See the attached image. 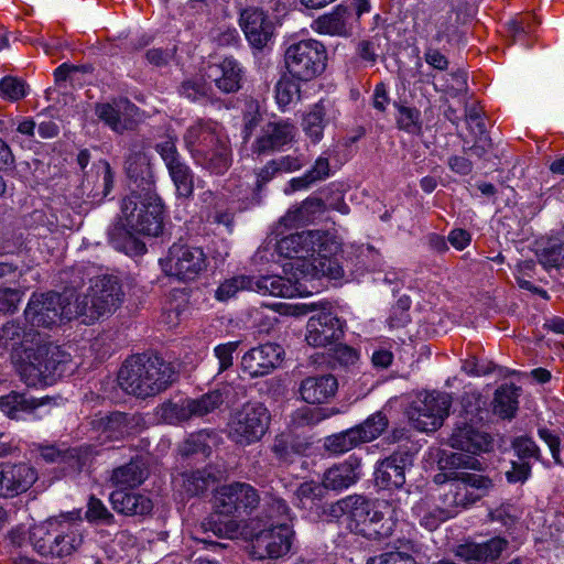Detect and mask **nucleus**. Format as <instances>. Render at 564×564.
Listing matches in <instances>:
<instances>
[{
    "instance_id": "1",
    "label": "nucleus",
    "mask_w": 564,
    "mask_h": 564,
    "mask_svg": "<svg viewBox=\"0 0 564 564\" xmlns=\"http://www.w3.org/2000/svg\"><path fill=\"white\" fill-rule=\"evenodd\" d=\"M183 141L195 164L203 170L223 175L231 166L230 141L217 121L196 120L185 130Z\"/></svg>"
},
{
    "instance_id": "2",
    "label": "nucleus",
    "mask_w": 564,
    "mask_h": 564,
    "mask_svg": "<svg viewBox=\"0 0 564 564\" xmlns=\"http://www.w3.org/2000/svg\"><path fill=\"white\" fill-rule=\"evenodd\" d=\"M175 380L172 365L159 356H131L118 372L120 388L142 399L166 390Z\"/></svg>"
},
{
    "instance_id": "3",
    "label": "nucleus",
    "mask_w": 564,
    "mask_h": 564,
    "mask_svg": "<svg viewBox=\"0 0 564 564\" xmlns=\"http://www.w3.org/2000/svg\"><path fill=\"white\" fill-rule=\"evenodd\" d=\"M68 286L59 294L55 292L33 294L24 311L25 319L36 327L51 328L62 321L78 318L74 291L84 284V268L72 269Z\"/></svg>"
},
{
    "instance_id": "4",
    "label": "nucleus",
    "mask_w": 564,
    "mask_h": 564,
    "mask_svg": "<svg viewBox=\"0 0 564 564\" xmlns=\"http://www.w3.org/2000/svg\"><path fill=\"white\" fill-rule=\"evenodd\" d=\"M30 540L42 556H70L84 542L83 521L73 516L50 519L32 529Z\"/></svg>"
},
{
    "instance_id": "5",
    "label": "nucleus",
    "mask_w": 564,
    "mask_h": 564,
    "mask_svg": "<svg viewBox=\"0 0 564 564\" xmlns=\"http://www.w3.org/2000/svg\"><path fill=\"white\" fill-rule=\"evenodd\" d=\"M260 497L254 487L246 482H234L221 487L216 496V514L207 519L203 527L219 538H232L239 531V524L230 519L223 521L220 516L240 517L249 514L258 507Z\"/></svg>"
},
{
    "instance_id": "6",
    "label": "nucleus",
    "mask_w": 564,
    "mask_h": 564,
    "mask_svg": "<svg viewBox=\"0 0 564 564\" xmlns=\"http://www.w3.org/2000/svg\"><path fill=\"white\" fill-rule=\"evenodd\" d=\"M121 213L138 235L158 237L163 230L164 206L155 189H131L121 202Z\"/></svg>"
},
{
    "instance_id": "7",
    "label": "nucleus",
    "mask_w": 564,
    "mask_h": 564,
    "mask_svg": "<svg viewBox=\"0 0 564 564\" xmlns=\"http://www.w3.org/2000/svg\"><path fill=\"white\" fill-rule=\"evenodd\" d=\"M122 297L123 293L117 276L108 274L98 276L86 293H74L78 318H82L84 324H93L102 315L115 312L120 306Z\"/></svg>"
},
{
    "instance_id": "8",
    "label": "nucleus",
    "mask_w": 564,
    "mask_h": 564,
    "mask_svg": "<svg viewBox=\"0 0 564 564\" xmlns=\"http://www.w3.org/2000/svg\"><path fill=\"white\" fill-rule=\"evenodd\" d=\"M452 471L453 478L445 487H442L440 501L448 507L457 516L494 488V481L488 476L464 470Z\"/></svg>"
},
{
    "instance_id": "9",
    "label": "nucleus",
    "mask_w": 564,
    "mask_h": 564,
    "mask_svg": "<svg viewBox=\"0 0 564 564\" xmlns=\"http://www.w3.org/2000/svg\"><path fill=\"white\" fill-rule=\"evenodd\" d=\"M271 415L261 402H247L234 410L227 424L228 438L246 447L262 440L269 430Z\"/></svg>"
},
{
    "instance_id": "10",
    "label": "nucleus",
    "mask_w": 564,
    "mask_h": 564,
    "mask_svg": "<svg viewBox=\"0 0 564 564\" xmlns=\"http://www.w3.org/2000/svg\"><path fill=\"white\" fill-rule=\"evenodd\" d=\"M327 52L319 41L310 39L291 44L284 53L289 75L299 82H310L326 68Z\"/></svg>"
},
{
    "instance_id": "11",
    "label": "nucleus",
    "mask_w": 564,
    "mask_h": 564,
    "mask_svg": "<svg viewBox=\"0 0 564 564\" xmlns=\"http://www.w3.org/2000/svg\"><path fill=\"white\" fill-rule=\"evenodd\" d=\"M161 265L166 275L186 283L207 271L208 259L202 247L173 243Z\"/></svg>"
},
{
    "instance_id": "12",
    "label": "nucleus",
    "mask_w": 564,
    "mask_h": 564,
    "mask_svg": "<svg viewBox=\"0 0 564 564\" xmlns=\"http://www.w3.org/2000/svg\"><path fill=\"white\" fill-rule=\"evenodd\" d=\"M371 500L359 496V501L352 512L351 521L347 522V528L355 534L361 535L368 540L380 541L389 538L395 522L390 516H387Z\"/></svg>"
},
{
    "instance_id": "13",
    "label": "nucleus",
    "mask_w": 564,
    "mask_h": 564,
    "mask_svg": "<svg viewBox=\"0 0 564 564\" xmlns=\"http://www.w3.org/2000/svg\"><path fill=\"white\" fill-rule=\"evenodd\" d=\"M293 540L294 531L290 523L278 521L253 534L250 554L254 560L280 558L291 551Z\"/></svg>"
},
{
    "instance_id": "14",
    "label": "nucleus",
    "mask_w": 564,
    "mask_h": 564,
    "mask_svg": "<svg viewBox=\"0 0 564 564\" xmlns=\"http://www.w3.org/2000/svg\"><path fill=\"white\" fill-rule=\"evenodd\" d=\"M223 403V393L219 390H213L198 398H185L177 402L163 403L161 417L169 424L183 423L203 417L217 410Z\"/></svg>"
},
{
    "instance_id": "15",
    "label": "nucleus",
    "mask_w": 564,
    "mask_h": 564,
    "mask_svg": "<svg viewBox=\"0 0 564 564\" xmlns=\"http://www.w3.org/2000/svg\"><path fill=\"white\" fill-rule=\"evenodd\" d=\"M449 397L445 393H426L423 399L413 401L406 411L412 426L421 432L437 430L448 414Z\"/></svg>"
},
{
    "instance_id": "16",
    "label": "nucleus",
    "mask_w": 564,
    "mask_h": 564,
    "mask_svg": "<svg viewBox=\"0 0 564 564\" xmlns=\"http://www.w3.org/2000/svg\"><path fill=\"white\" fill-rule=\"evenodd\" d=\"M239 26L249 45L258 51L267 47L274 37L275 23L267 11L259 7H247L239 15Z\"/></svg>"
},
{
    "instance_id": "17",
    "label": "nucleus",
    "mask_w": 564,
    "mask_h": 564,
    "mask_svg": "<svg viewBox=\"0 0 564 564\" xmlns=\"http://www.w3.org/2000/svg\"><path fill=\"white\" fill-rule=\"evenodd\" d=\"M95 113L110 130L120 134L134 130L139 122V108L128 98L98 102L95 105Z\"/></svg>"
},
{
    "instance_id": "18",
    "label": "nucleus",
    "mask_w": 564,
    "mask_h": 564,
    "mask_svg": "<svg viewBox=\"0 0 564 564\" xmlns=\"http://www.w3.org/2000/svg\"><path fill=\"white\" fill-rule=\"evenodd\" d=\"M413 466L409 451H395L378 462L375 469V485L379 490H395L405 484V471Z\"/></svg>"
},
{
    "instance_id": "19",
    "label": "nucleus",
    "mask_w": 564,
    "mask_h": 564,
    "mask_svg": "<svg viewBox=\"0 0 564 564\" xmlns=\"http://www.w3.org/2000/svg\"><path fill=\"white\" fill-rule=\"evenodd\" d=\"M36 480L37 470L29 463H0V498H13L26 492Z\"/></svg>"
},
{
    "instance_id": "20",
    "label": "nucleus",
    "mask_w": 564,
    "mask_h": 564,
    "mask_svg": "<svg viewBox=\"0 0 564 564\" xmlns=\"http://www.w3.org/2000/svg\"><path fill=\"white\" fill-rule=\"evenodd\" d=\"M245 68L234 56H226L217 62L208 63L205 76L223 94L238 93L245 80Z\"/></svg>"
},
{
    "instance_id": "21",
    "label": "nucleus",
    "mask_w": 564,
    "mask_h": 564,
    "mask_svg": "<svg viewBox=\"0 0 564 564\" xmlns=\"http://www.w3.org/2000/svg\"><path fill=\"white\" fill-rule=\"evenodd\" d=\"M491 442V436L471 424L467 415L459 416L447 438V444L451 447L470 455L488 452Z\"/></svg>"
},
{
    "instance_id": "22",
    "label": "nucleus",
    "mask_w": 564,
    "mask_h": 564,
    "mask_svg": "<svg viewBox=\"0 0 564 564\" xmlns=\"http://www.w3.org/2000/svg\"><path fill=\"white\" fill-rule=\"evenodd\" d=\"M325 234L318 230H307L283 237L276 248L285 258L312 259L317 251H326Z\"/></svg>"
},
{
    "instance_id": "23",
    "label": "nucleus",
    "mask_w": 564,
    "mask_h": 564,
    "mask_svg": "<svg viewBox=\"0 0 564 564\" xmlns=\"http://www.w3.org/2000/svg\"><path fill=\"white\" fill-rule=\"evenodd\" d=\"M124 171L130 181V191L155 189L154 175L149 156L143 151V147L138 140H133L129 147V154L124 162Z\"/></svg>"
},
{
    "instance_id": "24",
    "label": "nucleus",
    "mask_w": 564,
    "mask_h": 564,
    "mask_svg": "<svg viewBox=\"0 0 564 564\" xmlns=\"http://www.w3.org/2000/svg\"><path fill=\"white\" fill-rule=\"evenodd\" d=\"M343 335L344 322L336 314L327 311L308 319L305 339L313 347H324L339 340Z\"/></svg>"
},
{
    "instance_id": "25",
    "label": "nucleus",
    "mask_w": 564,
    "mask_h": 564,
    "mask_svg": "<svg viewBox=\"0 0 564 564\" xmlns=\"http://www.w3.org/2000/svg\"><path fill=\"white\" fill-rule=\"evenodd\" d=\"M296 128L289 121H269L260 135L252 143V153L258 155L271 154L291 143L295 137Z\"/></svg>"
},
{
    "instance_id": "26",
    "label": "nucleus",
    "mask_w": 564,
    "mask_h": 564,
    "mask_svg": "<svg viewBox=\"0 0 564 564\" xmlns=\"http://www.w3.org/2000/svg\"><path fill=\"white\" fill-rule=\"evenodd\" d=\"M282 354V347L273 343L254 347L243 355L242 370L252 378L265 376L276 367Z\"/></svg>"
},
{
    "instance_id": "27",
    "label": "nucleus",
    "mask_w": 564,
    "mask_h": 564,
    "mask_svg": "<svg viewBox=\"0 0 564 564\" xmlns=\"http://www.w3.org/2000/svg\"><path fill=\"white\" fill-rule=\"evenodd\" d=\"M34 360H39L40 369L50 383L67 372H72V356L61 346L53 343L39 345L34 352Z\"/></svg>"
},
{
    "instance_id": "28",
    "label": "nucleus",
    "mask_w": 564,
    "mask_h": 564,
    "mask_svg": "<svg viewBox=\"0 0 564 564\" xmlns=\"http://www.w3.org/2000/svg\"><path fill=\"white\" fill-rule=\"evenodd\" d=\"M102 433L111 441H119L137 435L145 427V421L140 413L111 412L101 420Z\"/></svg>"
},
{
    "instance_id": "29",
    "label": "nucleus",
    "mask_w": 564,
    "mask_h": 564,
    "mask_svg": "<svg viewBox=\"0 0 564 564\" xmlns=\"http://www.w3.org/2000/svg\"><path fill=\"white\" fill-rule=\"evenodd\" d=\"M337 390V379L330 373L310 376L302 380L299 388L301 399L308 404L327 403Z\"/></svg>"
},
{
    "instance_id": "30",
    "label": "nucleus",
    "mask_w": 564,
    "mask_h": 564,
    "mask_svg": "<svg viewBox=\"0 0 564 564\" xmlns=\"http://www.w3.org/2000/svg\"><path fill=\"white\" fill-rule=\"evenodd\" d=\"M508 544L506 539L498 536L484 543L460 544L455 554L468 564H484L499 558Z\"/></svg>"
},
{
    "instance_id": "31",
    "label": "nucleus",
    "mask_w": 564,
    "mask_h": 564,
    "mask_svg": "<svg viewBox=\"0 0 564 564\" xmlns=\"http://www.w3.org/2000/svg\"><path fill=\"white\" fill-rule=\"evenodd\" d=\"M149 477L148 465L142 456L112 469L108 479L116 490H130L141 486Z\"/></svg>"
},
{
    "instance_id": "32",
    "label": "nucleus",
    "mask_w": 564,
    "mask_h": 564,
    "mask_svg": "<svg viewBox=\"0 0 564 564\" xmlns=\"http://www.w3.org/2000/svg\"><path fill=\"white\" fill-rule=\"evenodd\" d=\"M361 477V459L349 456L345 462L328 468L323 476L324 487L341 491L355 485Z\"/></svg>"
},
{
    "instance_id": "33",
    "label": "nucleus",
    "mask_w": 564,
    "mask_h": 564,
    "mask_svg": "<svg viewBox=\"0 0 564 564\" xmlns=\"http://www.w3.org/2000/svg\"><path fill=\"white\" fill-rule=\"evenodd\" d=\"M110 502L116 512L128 517L148 516L153 509V502L148 496L129 490L112 491Z\"/></svg>"
},
{
    "instance_id": "34",
    "label": "nucleus",
    "mask_w": 564,
    "mask_h": 564,
    "mask_svg": "<svg viewBox=\"0 0 564 564\" xmlns=\"http://www.w3.org/2000/svg\"><path fill=\"white\" fill-rule=\"evenodd\" d=\"M350 15L349 8L339 4L330 13L317 18L313 23V28L321 34L348 36L347 23Z\"/></svg>"
},
{
    "instance_id": "35",
    "label": "nucleus",
    "mask_w": 564,
    "mask_h": 564,
    "mask_svg": "<svg viewBox=\"0 0 564 564\" xmlns=\"http://www.w3.org/2000/svg\"><path fill=\"white\" fill-rule=\"evenodd\" d=\"M50 402V399L28 397L15 391L0 398V410L10 419L20 420L22 413H32Z\"/></svg>"
},
{
    "instance_id": "36",
    "label": "nucleus",
    "mask_w": 564,
    "mask_h": 564,
    "mask_svg": "<svg viewBox=\"0 0 564 564\" xmlns=\"http://www.w3.org/2000/svg\"><path fill=\"white\" fill-rule=\"evenodd\" d=\"M91 189L87 193L93 202H101L113 188L115 173L106 160L94 163L91 170Z\"/></svg>"
},
{
    "instance_id": "37",
    "label": "nucleus",
    "mask_w": 564,
    "mask_h": 564,
    "mask_svg": "<svg viewBox=\"0 0 564 564\" xmlns=\"http://www.w3.org/2000/svg\"><path fill=\"white\" fill-rule=\"evenodd\" d=\"M134 230L127 226L117 224L109 229V242L111 246L127 254H142L147 251L145 243L134 236Z\"/></svg>"
},
{
    "instance_id": "38",
    "label": "nucleus",
    "mask_w": 564,
    "mask_h": 564,
    "mask_svg": "<svg viewBox=\"0 0 564 564\" xmlns=\"http://www.w3.org/2000/svg\"><path fill=\"white\" fill-rule=\"evenodd\" d=\"M535 254L544 269L561 268L564 265V241L557 237L541 238Z\"/></svg>"
},
{
    "instance_id": "39",
    "label": "nucleus",
    "mask_w": 564,
    "mask_h": 564,
    "mask_svg": "<svg viewBox=\"0 0 564 564\" xmlns=\"http://www.w3.org/2000/svg\"><path fill=\"white\" fill-rule=\"evenodd\" d=\"M178 93L191 101L215 102L218 100L212 83L207 79L205 73L183 80L178 87Z\"/></svg>"
},
{
    "instance_id": "40",
    "label": "nucleus",
    "mask_w": 564,
    "mask_h": 564,
    "mask_svg": "<svg viewBox=\"0 0 564 564\" xmlns=\"http://www.w3.org/2000/svg\"><path fill=\"white\" fill-rule=\"evenodd\" d=\"M219 471L215 473L210 468L183 473L181 475L182 488L188 497L199 496L215 485L219 480Z\"/></svg>"
},
{
    "instance_id": "41",
    "label": "nucleus",
    "mask_w": 564,
    "mask_h": 564,
    "mask_svg": "<svg viewBox=\"0 0 564 564\" xmlns=\"http://www.w3.org/2000/svg\"><path fill=\"white\" fill-rule=\"evenodd\" d=\"M217 434L213 430H202L191 434L178 447L182 457H208Z\"/></svg>"
},
{
    "instance_id": "42",
    "label": "nucleus",
    "mask_w": 564,
    "mask_h": 564,
    "mask_svg": "<svg viewBox=\"0 0 564 564\" xmlns=\"http://www.w3.org/2000/svg\"><path fill=\"white\" fill-rule=\"evenodd\" d=\"M520 388L514 384H502L496 392L492 401L494 413L501 419H511L518 410Z\"/></svg>"
},
{
    "instance_id": "43",
    "label": "nucleus",
    "mask_w": 564,
    "mask_h": 564,
    "mask_svg": "<svg viewBox=\"0 0 564 564\" xmlns=\"http://www.w3.org/2000/svg\"><path fill=\"white\" fill-rule=\"evenodd\" d=\"M253 291L263 295L280 297H293L296 294V289L292 282L280 275L253 278Z\"/></svg>"
},
{
    "instance_id": "44",
    "label": "nucleus",
    "mask_w": 564,
    "mask_h": 564,
    "mask_svg": "<svg viewBox=\"0 0 564 564\" xmlns=\"http://www.w3.org/2000/svg\"><path fill=\"white\" fill-rule=\"evenodd\" d=\"M178 197L189 198L194 192V173L182 159L166 166Z\"/></svg>"
},
{
    "instance_id": "45",
    "label": "nucleus",
    "mask_w": 564,
    "mask_h": 564,
    "mask_svg": "<svg viewBox=\"0 0 564 564\" xmlns=\"http://www.w3.org/2000/svg\"><path fill=\"white\" fill-rule=\"evenodd\" d=\"M307 449V445L291 434H278L271 446L274 456L283 463H291L295 456L302 455Z\"/></svg>"
},
{
    "instance_id": "46",
    "label": "nucleus",
    "mask_w": 564,
    "mask_h": 564,
    "mask_svg": "<svg viewBox=\"0 0 564 564\" xmlns=\"http://www.w3.org/2000/svg\"><path fill=\"white\" fill-rule=\"evenodd\" d=\"M336 413L335 409L303 405L291 414L290 424L294 429L311 427Z\"/></svg>"
},
{
    "instance_id": "47",
    "label": "nucleus",
    "mask_w": 564,
    "mask_h": 564,
    "mask_svg": "<svg viewBox=\"0 0 564 564\" xmlns=\"http://www.w3.org/2000/svg\"><path fill=\"white\" fill-rule=\"evenodd\" d=\"M389 426V420L382 411L368 416L364 422L354 426L361 442L369 443L377 440Z\"/></svg>"
},
{
    "instance_id": "48",
    "label": "nucleus",
    "mask_w": 564,
    "mask_h": 564,
    "mask_svg": "<svg viewBox=\"0 0 564 564\" xmlns=\"http://www.w3.org/2000/svg\"><path fill=\"white\" fill-rule=\"evenodd\" d=\"M322 209L323 202L321 198L308 197L299 207L290 209L286 215L282 217L281 223L285 226L302 225L311 221L314 215L322 212Z\"/></svg>"
},
{
    "instance_id": "49",
    "label": "nucleus",
    "mask_w": 564,
    "mask_h": 564,
    "mask_svg": "<svg viewBox=\"0 0 564 564\" xmlns=\"http://www.w3.org/2000/svg\"><path fill=\"white\" fill-rule=\"evenodd\" d=\"M325 116L326 108L323 102H318L303 118V130L313 143L318 142L323 138L326 126Z\"/></svg>"
},
{
    "instance_id": "50",
    "label": "nucleus",
    "mask_w": 564,
    "mask_h": 564,
    "mask_svg": "<svg viewBox=\"0 0 564 564\" xmlns=\"http://www.w3.org/2000/svg\"><path fill=\"white\" fill-rule=\"evenodd\" d=\"M394 107L398 110L395 117L397 127L409 134H421L422 121L420 110L398 102H394Z\"/></svg>"
},
{
    "instance_id": "51",
    "label": "nucleus",
    "mask_w": 564,
    "mask_h": 564,
    "mask_svg": "<svg viewBox=\"0 0 564 564\" xmlns=\"http://www.w3.org/2000/svg\"><path fill=\"white\" fill-rule=\"evenodd\" d=\"M359 445L361 442L354 427L327 436L324 443L325 448L333 454H344Z\"/></svg>"
},
{
    "instance_id": "52",
    "label": "nucleus",
    "mask_w": 564,
    "mask_h": 564,
    "mask_svg": "<svg viewBox=\"0 0 564 564\" xmlns=\"http://www.w3.org/2000/svg\"><path fill=\"white\" fill-rule=\"evenodd\" d=\"M177 135L172 129H165L162 134L158 135V141L154 144V149L161 156L165 166L182 159L181 153L176 147Z\"/></svg>"
},
{
    "instance_id": "53",
    "label": "nucleus",
    "mask_w": 564,
    "mask_h": 564,
    "mask_svg": "<svg viewBox=\"0 0 564 564\" xmlns=\"http://www.w3.org/2000/svg\"><path fill=\"white\" fill-rule=\"evenodd\" d=\"M253 291V278L249 275H236L230 279L225 280L216 290L215 297L218 301L225 302L234 296L240 291Z\"/></svg>"
},
{
    "instance_id": "54",
    "label": "nucleus",
    "mask_w": 564,
    "mask_h": 564,
    "mask_svg": "<svg viewBox=\"0 0 564 564\" xmlns=\"http://www.w3.org/2000/svg\"><path fill=\"white\" fill-rule=\"evenodd\" d=\"M290 508L285 500L270 496L264 500L262 517L267 520L268 524H276V522L291 521Z\"/></svg>"
},
{
    "instance_id": "55",
    "label": "nucleus",
    "mask_w": 564,
    "mask_h": 564,
    "mask_svg": "<svg viewBox=\"0 0 564 564\" xmlns=\"http://www.w3.org/2000/svg\"><path fill=\"white\" fill-rule=\"evenodd\" d=\"M359 496L360 495H350L336 502L329 503L324 507L323 513L332 520H339L346 517L347 522H349L352 519V512H355Z\"/></svg>"
},
{
    "instance_id": "56",
    "label": "nucleus",
    "mask_w": 564,
    "mask_h": 564,
    "mask_svg": "<svg viewBox=\"0 0 564 564\" xmlns=\"http://www.w3.org/2000/svg\"><path fill=\"white\" fill-rule=\"evenodd\" d=\"M25 336V328L19 322L10 321L0 327V347L17 349Z\"/></svg>"
},
{
    "instance_id": "57",
    "label": "nucleus",
    "mask_w": 564,
    "mask_h": 564,
    "mask_svg": "<svg viewBox=\"0 0 564 564\" xmlns=\"http://www.w3.org/2000/svg\"><path fill=\"white\" fill-rule=\"evenodd\" d=\"M311 265L316 274L327 276L330 279H339L343 276L344 271L336 259L327 257L324 251H317L312 258Z\"/></svg>"
},
{
    "instance_id": "58",
    "label": "nucleus",
    "mask_w": 564,
    "mask_h": 564,
    "mask_svg": "<svg viewBox=\"0 0 564 564\" xmlns=\"http://www.w3.org/2000/svg\"><path fill=\"white\" fill-rule=\"evenodd\" d=\"M448 463L455 468L449 469L446 473L436 474L434 476V481L436 484L443 485V487H445L447 482H449L453 478L454 475H452V471L458 470V468L476 469L478 466H480V463L476 458L464 454H452L448 457Z\"/></svg>"
},
{
    "instance_id": "59",
    "label": "nucleus",
    "mask_w": 564,
    "mask_h": 564,
    "mask_svg": "<svg viewBox=\"0 0 564 564\" xmlns=\"http://www.w3.org/2000/svg\"><path fill=\"white\" fill-rule=\"evenodd\" d=\"M462 24L460 13L452 9L443 17L437 25L436 40L443 39L451 41L459 35V26Z\"/></svg>"
},
{
    "instance_id": "60",
    "label": "nucleus",
    "mask_w": 564,
    "mask_h": 564,
    "mask_svg": "<svg viewBox=\"0 0 564 564\" xmlns=\"http://www.w3.org/2000/svg\"><path fill=\"white\" fill-rule=\"evenodd\" d=\"M86 519L89 522L111 524L113 523V514L106 508L102 501L94 496L88 500Z\"/></svg>"
},
{
    "instance_id": "61",
    "label": "nucleus",
    "mask_w": 564,
    "mask_h": 564,
    "mask_svg": "<svg viewBox=\"0 0 564 564\" xmlns=\"http://www.w3.org/2000/svg\"><path fill=\"white\" fill-rule=\"evenodd\" d=\"M512 448L521 462L540 458V449L535 442L528 436H518L512 441Z\"/></svg>"
},
{
    "instance_id": "62",
    "label": "nucleus",
    "mask_w": 564,
    "mask_h": 564,
    "mask_svg": "<svg viewBox=\"0 0 564 564\" xmlns=\"http://www.w3.org/2000/svg\"><path fill=\"white\" fill-rule=\"evenodd\" d=\"M296 79L282 77L275 85L276 100L279 105L286 106L292 102L295 96H300V86Z\"/></svg>"
},
{
    "instance_id": "63",
    "label": "nucleus",
    "mask_w": 564,
    "mask_h": 564,
    "mask_svg": "<svg viewBox=\"0 0 564 564\" xmlns=\"http://www.w3.org/2000/svg\"><path fill=\"white\" fill-rule=\"evenodd\" d=\"M0 93L10 100H20L28 94L26 84L17 77L7 76L0 80Z\"/></svg>"
},
{
    "instance_id": "64",
    "label": "nucleus",
    "mask_w": 564,
    "mask_h": 564,
    "mask_svg": "<svg viewBox=\"0 0 564 564\" xmlns=\"http://www.w3.org/2000/svg\"><path fill=\"white\" fill-rule=\"evenodd\" d=\"M455 516L456 514L453 512V510L441 503V507H437L433 510L425 512L421 518L420 523L427 530L433 531L437 529L441 523Z\"/></svg>"
}]
</instances>
